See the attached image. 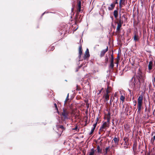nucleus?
I'll return each mask as SVG.
<instances>
[{"label":"nucleus","mask_w":155,"mask_h":155,"mask_svg":"<svg viewBox=\"0 0 155 155\" xmlns=\"http://www.w3.org/2000/svg\"><path fill=\"white\" fill-rule=\"evenodd\" d=\"M101 132V131H100V130H99V134H101V132Z\"/></svg>","instance_id":"53"},{"label":"nucleus","mask_w":155,"mask_h":155,"mask_svg":"<svg viewBox=\"0 0 155 155\" xmlns=\"http://www.w3.org/2000/svg\"><path fill=\"white\" fill-rule=\"evenodd\" d=\"M97 152L99 153H101L102 152L101 149L100 148V146H97Z\"/></svg>","instance_id":"27"},{"label":"nucleus","mask_w":155,"mask_h":155,"mask_svg":"<svg viewBox=\"0 0 155 155\" xmlns=\"http://www.w3.org/2000/svg\"><path fill=\"white\" fill-rule=\"evenodd\" d=\"M103 88H102V89H101V91H99V93H98V94H100L101 93V90H103Z\"/></svg>","instance_id":"49"},{"label":"nucleus","mask_w":155,"mask_h":155,"mask_svg":"<svg viewBox=\"0 0 155 155\" xmlns=\"http://www.w3.org/2000/svg\"><path fill=\"white\" fill-rule=\"evenodd\" d=\"M97 124V122H96L95 124H94L93 125V128H94V129H95Z\"/></svg>","instance_id":"35"},{"label":"nucleus","mask_w":155,"mask_h":155,"mask_svg":"<svg viewBox=\"0 0 155 155\" xmlns=\"http://www.w3.org/2000/svg\"><path fill=\"white\" fill-rule=\"evenodd\" d=\"M123 23V21L121 18V17L120 16L118 21V22H117V23L120 24H122Z\"/></svg>","instance_id":"24"},{"label":"nucleus","mask_w":155,"mask_h":155,"mask_svg":"<svg viewBox=\"0 0 155 155\" xmlns=\"http://www.w3.org/2000/svg\"><path fill=\"white\" fill-rule=\"evenodd\" d=\"M114 97H116V94H115L114 95Z\"/></svg>","instance_id":"57"},{"label":"nucleus","mask_w":155,"mask_h":155,"mask_svg":"<svg viewBox=\"0 0 155 155\" xmlns=\"http://www.w3.org/2000/svg\"><path fill=\"white\" fill-rule=\"evenodd\" d=\"M74 8H72L71 9V12H73L74 11Z\"/></svg>","instance_id":"47"},{"label":"nucleus","mask_w":155,"mask_h":155,"mask_svg":"<svg viewBox=\"0 0 155 155\" xmlns=\"http://www.w3.org/2000/svg\"><path fill=\"white\" fill-rule=\"evenodd\" d=\"M122 17L124 18H125V20H127V18L126 17L125 15H122Z\"/></svg>","instance_id":"39"},{"label":"nucleus","mask_w":155,"mask_h":155,"mask_svg":"<svg viewBox=\"0 0 155 155\" xmlns=\"http://www.w3.org/2000/svg\"><path fill=\"white\" fill-rule=\"evenodd\" d=\"M120 2H121V3L124 6H125L127 3V1L126 0H120Z\"/></svg>","instance_id":"20"},{"label":"nucleus","mask_w":155,"mask_h":155,"mask_svg":"<svg viewBox=\"0 0 155 155\" xmlns=\"http://www.w3.org/2000/svg\"><path fill=\"white\" fill-rule=\"evenodd\" d=\"M136 78L134 76L131 79L130 81H132L134 80L133 85L134 87L140 88V87L141 84L143 83L139 82V80H137V79H136Z\"/></svg>","instance_id":"4"},{"label":"nucleus","mask_w":155,"mask_h":155,"mask_svg":"<svg viewBox=\"0 0 155 155\" xmlns=\"http://www.w3.org/2000/svg\"><path fill=\"white\" fill-rule=\"evenodd\" d=\"M115 6V4L112 3L111 4L110 7H108V9L110 11L112 10L114 8Z\"/></svg>","instance_id":"16"},{"label":"nucleus","mask_w":155,"mask_h":155,"mask_svg":"<svg viewBox=\"0 0 155 155\" xmlns=\"http://www.w3.org/2000/svg\"><path fill=\"white\" fill-rule=\"evenodd\" d=\"M117 0H116V1L114 3H113V4H115H115H118V2H117Z\"/></svg>","instance_id":"45"},{"label":"nucleus","mask_w":155,"mask_h":155,"mask_svg":"<svg viewBox=\"0 0 155 155\" xmlns=\"http://www.w3.org/2000/svg\"><path fill=\"white\" fill-rule=\"evenodd\" d=\"M134 36L133 37L134 40L135 42L138 41L140 39L137 32L135 31L134 33Z\"/></svg>","instance_id":"7"},{"label":"nucleus","mask_w":155,"mask_h":155,"mask_svg":"<svg viewBox=\"0 0 155 155\" xmlns=\"http://www.w3.org/2000/svg\"><path fill=\"white\" fill-rule=\"evenodd\" d=\"M142 145L140 144H139L138 145V150L137 151V152H140L141 153H142L143 150L142 149H141V147H142Z\"/></svg>","instance_id":"19"},{"label":"nucleus","mask_w":155,"mask_h":155,"mask_svg":"<svg viewBox=\"0 0 155 155\" xmlns=\"http://www.w3.org/2000/svg\"><path fill=\"white\" fill-rule=\"evenodd\" d=\"M111 59H113V60H114V57H113V53H112V54L111 55Z\"/></svg>","instance_id":"42"},{"label":"nucleus","mask_w":155,"mask_h":155,"mask_svg":"<svg viewBox=\"0 0 155 155\" xmlns=\"http://www.w3.org/2000/svg\"><path fill=\"white\" fill-rule=\"evenodd\" d=\"M118 101V98L117 97V100L116 101H114V102L116 104H117V101Z\"/></svg>","instance_id":"41"},{"label":"nucleus","mask_w":155,"mask_h":155,"mask_svg":"<svg viewBox=\"0 0 155 155\" xmlns=\"http://www.w3.org/2000/svg\"><path fill=\"white\" fill-rule=\"evenodd\" d=\"M118 61H117V62H116V63L117 64V66H118Z\"/></svg>","instance_id":"51"},{"label":"nucleus","mask_w":155,"mask_h":155,"mask_svg":"<svg viewBox=\"0 0 155 155\" xmlns=\"http://www.w3.org/2000/svg\"><path fill=\"white\" fill-rule=\"evenodd\" d=\"M111 89V87H110L108 86L106 90V94H108L110 92V90Z\"/></svg>","instance_id":"23"},{"label":"nucleus","mask_w":155,"mask_h":155,"mask_svg":"<svg viewBox=\"0 0 155 155\" xmlns=\"http://www.w3.org/2000/svg\"><path fill=\"white\" fill-rule=\"evenodd\" d=\"M119 138H117L116 137H115L112 140V141H114V142L116 144H118L119 143Z\"/></svg>","instance_id":"15"},{"label":"nucleus","mask_w":155,"mask_h":155,"mask_svg":"<svg viewBox=\"0 0 155 155\" xmlns=\"http://www.w3.org/2000/svg\"><path fill=\"white\" fill-rule=\"evenodd\" d=\"M108 58L107 56H106L105 58V63L107 64L108 62Z\"/></svg>","instance_id":"30"},{"label":"nucleus","mask_w":155,"mask_h":155,"mask_svg":"<svg viewBox=\"0 0 155 155\" xmlns=\"http://www.w3.org/2000/svg\"><path fill=\"white\" fill-rule=\"evenodd\" d=\"M109 148V147H107L105 148V154H106L107 153L108 150Z\"/></svg>","instance_id":"32"},{"label":"nucleus","mask_w":155,"mask_h":155,"mask_svg":"<svg viewBox=\"0 0 155 155\" xmlns=\"http://www.w3.org/2000/svg\"><path fill=\"white\" fill-rule=\"evenodd\" d=\"M81 2L80 1L78 2V5H77V15H79V12H81V11H82V10H81Z\"/></svg>","instance_id":"6"},{"label":"nucleus","mask_w":155,"mask_h":155,"mask_svg":"<svg viewBox=\"0 0 155 155\" xmlns=\"http://www.w3.org/2000/svg\"><path fill=\"white\" fill-rule=\"evenodd\" d=\"M106 119L107 121L106 122H102L103 124L101 126L100 129V131L101 132H104L105 131L104 129L106 130L109 127L110 124V120L111 118L110 113V111H108V114L106 115Z\"/></svg>","instance_id":"1"},{"label":"nucleus","mask_w":155,"mask_h":155,"mask_svg":"<svg viewBox=\"0 0 155 155\" xmlns=\"http://www.w3.org/2000/svg\"><path fill=\"white\" fill-rule=\"evenodd\" d=\"M103 97L105 98V101H107L109 99V94H105L104 95Z\"/></svg>","instance_id":"17"},{"label":"nucleus","mask_w":155,"mask_h":155,"mask_svg":"<svg viewBox=\"0 0 155 155\" xmlns=\"http://www.w3.org/2000/svg\"><path fill=\"white\" fill-rule=\"evenodd\" d=\"M123 5L121 3V2H119V7L120 9H121L123 7Z\"/></svg>","instance_id":"34"},{"label":"nucleus","mask_w":155,"mask_h":155,"mask_svg":"<svg viewBox=\"0 0 155 155\" xmlns=\"http://www.w3.org/2000/svg\"><path fill=\"white\" fill-rule=\"evenodd\" d=\"M117 24V31H120V28L122 26V24Z\"/></svg>","instance_id":"22"},{"label":"nucleus","mask_w":155,"mask_h":155,"mask_svg":"<svg viewBox=\"0 0 155 155\" xmlns=\"http://www.w3.org/2000/svg\"><path fill=\"white\" fill-rule=\"evenodd\" d=\"M128 108L127 107H126V108H125V110H127V111L128 110Z\"/></svg>","instance_id":"46"},{"label":"nucleus","mask_w":155,"mask_h":155,"mask_svg":"<svg viewBox=\"0 0 155 155\" xmlns=\"http://www.w3.org/2000/svg\"><path fill=\"white\" fill-rule=\"evenodd\" d=\"M110 64L109 66V68L111 69H113L114 66V60L113 59H110Z\"/></svg>","instance_id":"14"},{"label":"nucleus","mask_w":155,"mask_h":155,"mask_svg":"<svg viewBox=\"0 0 155 155\" xmlns=\"http://www.w3.org/2000/svg\"><path fill=\"white\" fill-rule=\"evenodd\" d=\"M111 18H112V20H113V18H113V16H111Z\"/></svg>","instance_id":"55"},{"label":"nucleus","mask_w":155,"mask_h":155,"mask_svg":"<svg viewBox=\"0 0 155 155\" xmlns=\"http://www.w3.org/2000/svg\"><path fill=\"white\" fill-rule=\"evenodd\" d=\"M128 145H124V148L125 149H126L128 148Z\"/></svg>","instance_id":"38"},{"label":"nucleus","mask_w":155,"mask_h":155,"mask_svg":"<svg viewBox=\"0 0 155 155\" xmlns=\"http://www.w3.org/2000/svg\"><path fill=\"white\" fill-rule=\"evenodd\" d=\"M153 100L154 103H155V98H153Z\"/></svg>","instance_id":"54"},{"label":"nucleus","mask_w":155,"mask_h":155,"mask_svg":"<svg viewBox=\"0 0 155 155\" xmlns=\"http://www.w3.org/2000/svg\"><path fill=\"white\" fill-rule=\"evenodd\" d=\"M54 105L55 108V110L57 111L58 113H59V111L57 104L55 103L54 104Z\"/></svg>","instance_id":"29"},{"label":"nucleus","mask_w":155,"mask_h":155,"mask_svg":"<svg viewBox=\"0 0 155 155\" xmlns=\"http://www.w3.org/2000/svg\"><path fill=\"white\" fill-rule=\"evenodd\" d=\"M56 127L58 130H59V128H61V129L62 132L65 129V128L62 125H56Z\"/></svg>","instance_id":"13"},{"label":"nucleus","mask_w":155,"mask_h":155,"mask_svg":"<svg viewBox=\"0 0 155 155\" xmlns=\"http://www.w3.org/2000/svg\"><path fill=\"white\" fill-rule=\"evenodd\" d=\"M94 149L92 148L91 149V151L89 155H94Z\"/></svg>","instance_id":"28"},{"label":"nucleus","mask_w":155,"mask_h":155,"mask_svg":"<svg viewBox=\"0 0 155 155\" xmlns=\"http://www.w3.org/2000/svg\"><path fill=\"white\" fill-rule=\"evenodd\" d=\"M67 97H69V94H68Z\"/></svg>","instance_id":"56"},{"label":"nucleus","mask_w":155,"mask_h":155,"mask_svg":"<svg viewBox=\"0 0 155 155\" xmlns=\"http://www.w3.org/2000/svg\"><path fill=\"white\" fill-rule=\"evenodd\" d=\"M125 97L124 96L121 95L120 97V100L122 101V103H123L124 101Z\"/></svg>","instance_id":"26"},{"label":"nucleus","mask_w":155,"mask_h":155,"mask_svg":"<svg viewBox=\"0 0 155 155\" xmlns=\"http://www.w3.org/2000/svg\"><path fill=\"white\" fill-rule=\"evenodd\" d=\"M54 48H55L54 46H51L49 48V49L50 51H53Z\"/></svg>","instance_id":"31"},{"label":"nucleus","mask_w":155,"mask_h":155,"mask_svg":"<svg viewBox=\"0 0 155 155\" xmlns=\"http://www.w3.org/2000/svg\"><path fill=\"white\" fill-rule=\"evenodd\" d=\"M153 66V62L152 61H150L148 65V68L149 70L150 71L152 69Z\"/></svg>","instance_id":"12"},{"label":"nucleus","mask_w":155,"mask_h":155,"mask_svg":"<svg viewBox=\"0 0 155 155\" xmlns=\"http://www.w3.org/2000/svg\"><path fill=\"white\" fill-rule=\"evenodd\" d=\"M114 15L115 18H117L118 15V12L117 10H115L114 11Z\"/></svg>","instance_id":"18"},{"label":"nucleus","mask_w":155,"mask_h":155,"mask_svg":"<svg viewBox=\"0 0 155 155\" xmlns=\"http://www.w3.org/2000/svg\"><path fill=\"white\" fill-rule=\"evenodd\" d=\"M123 140L124 141V145H129V138L128 137L125 136L123 139Z\"/></svg>","instance_id":"11"},{"label":"nucleus","mask_w":155,"mask_h":155,"mask_svg":"<svg viewBox=\"0 0 155 155\" xmlns=\"http://www.w3.org/2000/svg\"><path fill=\"white\" fill-rule=\"evenodd\" d=\"M113 101V100H112V97H111V98L110 100V102L111 103V102H112Z\"/></svg>","instance_id":"48"},{"label":"nucleus","mask_w":155,"mask_h":155,"mask_svg":"<svg viewBox=\"0 0 155 155\" xmlns=\"http://www.w3.org/2000/svg\"><path fill=\"white\" fill-rule=\"evenodd\" d=\"M90 54L89 53V51L88 49H87L85 52V54L84 57V60H86L87 59L90 57Z\"/></svg>","instance_id":"9"},{"label":"nucleus","mask_w":155,"mask_h":155,"mask_svg":"<svg viewBox=\"0 0 155 155\" xmlns=\"http://www.w3.org/2000/svg\"><path fill=\"white\" fill-rule=\"evenodd\" d=\"M124 106H123V108H124Z\"/></svg>","instance_id":"60"},{"label":"nucleus","mask_w":155,"mask_h":155,"mask_svg":"<svg viewBox=\"0 0 155 155\" xmlns=\"http://www.w3.org/2000/svg\"><path fill=\"white\" fill-rule=\"evenodd\" d=\"M147 108H146L145 109V110H147Z\"/></svg>","instance_id":"61"},{"label":"nucleus","mask_w":155,"mask_h":155,"mask_svg":"<svg viewBox=\"0 0 155 155\" xmlns=\"http://www.w3.org/2000/svg\"><path fill=\"white\" fill-rule=\"evenodd\" d=\"M143 96L140 95L138 99V112H140L142 105Z\"/></svg>","instance_id":"5"},{"label":"nucleus","mask_w":155,"mask_h":155,"mask_svg":"<svg viewBox=\"0 0 155 155\" xmlns=\"http://www.w3.org/2000/svg\"><path fill=\"white\" fill-rule=\"evenodd\" d=\"M153 81L154 82L155 84L153 83V86L155 87V77L153 79Z\"/></svg>","instance_id":"44"},{"label":"nucleus","mask_w":155,"mask_h":155,"mask_svg":"<svg viewBox=\"0 0 155 155\" xmlns=\"http://www.w3.org/2000/svg\"><path fill=\"white\" fill-rule=\"evenodd\" d=\"M69 97H67L66 98V99L64 101V104H66L67 101L69 100Z\"/></svg>","instance_id":"37"},{"label":"nucleus","mask_w":155,"mask_h":155,"mask_svg":"<svg viewBox=\"0 0 155 155\" xmlns=\"http://www.w3.org/2000/svg\"><path fill=\"white\" fill-rule=\"evenodd\" d=\"M136 78L139 80V82L143 83L145 80V75L142 72L141 70L139 68L137 71V73L135 76Z\"/></svg>","instance_id":"2"},{"label":"nucleus","mask_w":155,"mask_h":155,"mask_svg":"<svg viewBox=\"0 0 155 155\" xmlns=\"http://www.w3.org/2000/svg\"><path fill=\"white\" fill-rule=\"evenodd\" d=\"M81 15H77V13L75 15V22L76 23H79L82 20V18L80 19V18L81 17Z\"/></svg>","instance_id":"8"},{"label":"nucleus","mask_w":155,"mask_h":155,"mask_svg":"<svg viewBox=\"0 0 155 155\" xmlns=\"http://www.w3.org/2000/svg\"><path fill=\"white\" fill-rule=\"evenodd\" d=\"M80 90V88L78 85H77V88L76 89V90L79 91Z\"/></svg>","instance_id":"36"},{"label":"nucleus","mask_w":155,"mask_h":155,"mask_svg":"<svg viewBox=\"0 0 155 155\" xmlns=\"http://www.w3.org/2000/svg\"><path fill=\"white\" fill-rule=\"evenodd\" d=\"M98 118H97L96 120V122H97L98 121Z\"/></svg>","instance_id":"50"},{"label":"nucleus","mask_w":155,"mask_h":155,"mask_svg":"<svg viewBox=\"0 0 155 155\" xmlns=\"http://www.w3.org/2000/svg\"><path fill=\"white\" fill-rule=\"evenodd\" d=\"M95 129H94V128H92V129H91V131L89 134L90 135L92 134L94 132Z\"/></svg>","instance_id":"33"},{"label":"nucleus","mask_w":155,"mask_h":155,"mask_svg":"<svg viewBox=\"0 0 155 155\" xmlns=\"http://www.w3.org/2000/svg\"><path fill=\"white\" fill-rule=\"evenodd\" d=\"M82 47L81 46L79 48V58H80L81 57V55L82 54Z\"/></svg>","instance_id":"21"},{"label":"nucleus","mask_w":155,"mask_h":155,"mask_svg":"<svg viewBox=\"0 0 155 155\" xmlns=\"http://www.w3.org/2000/svg\"><path fill=\"white\" fill-rule=\"evenodd\" d=\"M137 146V144L134 143L133 144V151L134 152H136V147Z\"/></svg>","instance_id":"25"},{"label":"nucleus","mask_w":155,"mask_h":155,"mask_svg":"<svg viewBox=\"0 0 155 155\" xmlns=\"http://www.w3.org/2000/svg\"><path fill=\"white\" fill-rule=\"evenodd\" d=\"M86 125H87V124H85V125H85V126H86Z\"/></svg>","instance_id":"59"},{"label":"nucleus","mask_w":155,"mask_h":155,"mask_svg":"<svg viewBox=\"0 0 155 155\" xmlns=\"http://www.w3.org/2000/svg\"><path fill=\"white\" fill-rule=\"evenodd\" d=\"M78 129V126H76L73 129V130H76Z\"/></svg>","instance_id":"43"},{"label":"nucleus","mask_w":155,"mask_h":155,"mask_svg":"<svg viewBox=\"0 0 155 155\" xmlns=\"http://www.w3.org/2000/svg\"><path fill=\"white\" fill-rule=\"evenodd\" d=\"M77 28L76 29H75L74 30V31H75L77 29Z\"/></svg>","instance_id":"58"},{"label":"nucleus","mask_w":155,"mask_h":155,"mask_svg":"<svg viewBox=\"0 0 155 155\" xmlns=\"http://www.w3.org/2000/svg\"><path fill=\"white\" fill-rule=\"evenodd\" d=\"M46 12H44V13H43L42 15V16H43V15L45 13H46Z\"/></svg>","instance_id":"52"},{"label":"nucleus","mask_w":155,"mask_h":155,"mask_svg":"<svg viewBox=\"0 0 155 155\" xmlns=\"http://www.w3.org/2000/svg\"><path fill=\"white\" fill-rule=\"evenodd\" d=\"M108 47L107 46V48L106 49L103 50L101 51V52L100 56V57H103L105 54V53L108 51Z\"/></svg>","instance_id":"10"},{"label":"nucleus","mask_w":155,"mask_h":155,"mask_svg":"<svg viewBox=\"0 0 155 155\" xmlns=\"http://www.w3.org/2000/svg\"><path fill=\"white\" fill-rule=\"evenodd\" d=\"M153 98H155V92H154L152 95Z\"/></svg>","instance_id":"40"},{"label":"nucleus","mask_w":155,"mask_h":155,"mask_svg":"<svg viewBox=\"0 0 155 155\" xmlns=\"http://www.w3.org/2000/svg\"><path fill=\"white\" fill-rule=\"evenodd\" d=\"M69 113V111L67 109L63 108V111L61 112V116L64 120L68 119Z\"/></svg>","instance_id":"3"}]
</instances>
